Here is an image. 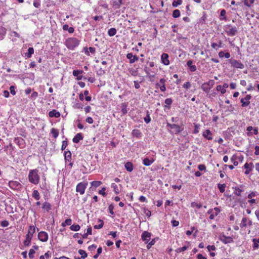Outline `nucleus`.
I'll use <instances>...</instances> for the list:
<instances>
[{
  "mask_svg": "<svg viewBox=\"0 0 259 259\" xmlns=\"http://www.w3.org/2000/svg\"><path fill=\"white\" fill-rule=\"evenodd\" d=\"M183 87L187 89H190L191 87V83L189 82H186L183 84Z\"/></svg>",
  "mask_w": 259,
  "mask_h": 259,
  "instance_id": "nucleus-60",
  "label": "nucleus"
},
{
  "mask_svg": "<svg viewBox=\"0 0 259 259\" xmlns=\"http://www.w3.org/2000/svg\"><path fill=\"white\" fill-rule=\"evenodd\" d=\"M219 239L225 244H228L233 242V239L232 237L226 236L223 234L219 235Z\"/></svg>",
  "mask_w": 259,
  "mask_h": 259,
  "instance_id": "nucleus-6",
  "label": "nucleus"
},
{
  "mask_svg": "<svg viewBox=\"0 0 259 259\" xmlns=\"http://www.w3.org/2000/svg\"><path fill=\"white\" fill-rule=\"evenodd\" d=\"M102 184V182L101 181H93L91 183V185L92 187H94L95 188L99 187Z\"/></svg>",
  "mask_w": 259,
  "mask_h": 259,
  "instance_id": "nucleus-39",
  "label": "nucleus"
},
{
  "mask_svg": "<svg viewBox=\"0 0 259 259\" xmlns=\"http://www.w3.org/2000/svg\"><path fill=\"white\" fill-rule=\"evenodd\" d=\"M64 156L66 159L69 160L71 157V153L69 151H65L64 152Z\"/></svg>",
  "mask_w": 259,
  "mask_h": 259,
  "instance_id": "nucleus-43",
  "label": "nucleus"
},
{
  "mask_svg": "<svg viewBox=\"0 0 259 259\" xmlns=\"http://www.w3.org/2000/svg\"><path fill=\"white\" fill-rule=\"evenodd\" d=\"M51 132L54 138H56L59 135V132L56 128H52Z\"/></svg>",
  "mask_w": 259,
  "mask_h": 259,
  "instance_id": "nucleus-33",
  "label": "nucleus"
},
{
  "mask_svg": "<svg viewBox=\"0 0 259 259\" xmlns=\"http://www.w3.org/2000/svg\"><path fill=\"white\" fill-rule=\"evenodd\" d=\"M28 179L30 183L37 184L39 182V177L38 175V170L36 169L31 170L28 175Z\"/></svg>",
  "mask_w": 259,
  "mask_h": 259,
  "instance_id": "nucleus-1",
  "label": "nucleus"
},
{
  "mask_svg": "<svg viewBox=\"0 0 259 259\" xmlns=\"http://www.w3.org/2000/svg\"><path fill=\"white\" fill-rule=\"evenodd\" d=\"M32 197H34L37 200L40 199L39 193L37 190H34L33 191Z\"/></svg>",
  "mask_w": 259,
  "mask_h": 259,
  "instance_id": "nucleus-30",
  "label": "nucleus"
},
{
  "mask_svg": "<svg viewBox=\"0 0 259 259\" xmlns=\"http://www.w3.org/2000/svg\"><path fill=\"white\" fill-rule=\"evenodd\" d=\"M35 232V228L34 226L31 225L29 226L28 232L26 236V239L24 241V244L25 246H29L30 244L31 239L33 237V234Z\"/></svg>",
  "mask_w": 259,
  "mask_h": 259,
  "instance_id": "nucleus-3",
  "label": "nucleus"
},
{
  "mask_svg": "<svg viewBox=\"0 0 259 259\" xmlns=\"http://www.w3.org/2000/svg\"><path fill=\"white\" fill-rule=\"evenodd\" d=\"M150 236L151 233L147 231H144L142 234V238L146 243L149 241Z\"/></svg>",
  "mask_w": 259,
  "mask_h": 259,
  "instance_id": "nucleus-12",
  "label": "nucleus"
},
{
  "mask_svg": "<svg viewBox=\"0 0 259 259\" xmlns=\"http://www.w3.org/2000/svg\"><path fill=\"white\" fill-rule=\"evenodd\" d=\"M63 29L64 30H68L69 33H72L74 31V29L73 27H69V26L67 24L64 25L63 26Z\"/></svg>",
  "mask_w": 259,
  "mask_h": 259,
  "instance_id": "nucleus-22",
  "label": "nucleus"
},
{
  "mask_svg": "<svg viewBox=\"0 0 259 259\" xmlns=\"http://www.w3.org/2000/svg\"><path fill=\"white\" fill-rule=\"evenodd\" d=\"M252 241L253 242V249H257L259 246L258 244V243H259V238L257 239L254 238V239H253Z\"/></svg>",
  "mask_w": 259,
  "mask_h": 259,
  "instance_id": "nucleus-28",
  "label": "nucleus"
},
{
  "mask_svg": "<svg viewBox=\"0 0 259 259\" xmlns=\"http://www.w3.org/2000/svg\"><path fill=\"white\" fill-rule=\"evenodd\" d=\"M242 188V186H240L239 187H236L235 188L236 191L234 192V194L238 196H241V192L243 191V190L241 189Z\"/></svg>",
  "mask_w": 259,
  "mask_h": 259,
  "instance_id": "nucleus-27",
  "label": "nucleus"
},
{
  "mask_svg": "<svg viewBox=\"0 0 259 259\" xmlns=\"http://www.w3.org/2000/svg\"><path fill=\"white\" fill-rule=\"evenodd\" d=\"M35 251L33 249H31L29 250V252L28 254L29 258L32 259L34 257V254L35 253Z\"/></svg>",
  "mask_w": 259,
  "mask_h": 259,
  "instance_id": "nucleus-47",
  "label": "nucleus"
},
{
  "mask_svg": "<svg viewBox=\"0 0 259 259\" xmlns=\"http://www.w3.org/2000/svg\"><path fill=\"white\" fill-rule=\"evenodd\" d=\"M244 167L246 169H249V168H252V167H253V164L252 162L249 163H246L244 164Z\"/></svg>",
  "mask_w": 259,
  "mask_h": 259,
  "instance_id": "nucleus-44",
  "label": "nucleus"
},
{
  "mask_svg": "<svg viewBox=\"0 0 259 259\" xmlns=\"http://www.w3.org/2000/svg\"><path fill=\"white\" fill-rule=\"evenodd\" d=\"M226 186V185L225 184H219L218 185V187L219 189V190L221 193H223L225 191V189Z\"/></svg>",
  "mask_w": 259,
  "mask_h": 259,
  "instance_id": "nucleus-36",
  "label": "nucleus"
},
{
  "mask_svg": "<svg viewBox=\"0 0 259 259\" xmlns=\"http://www.w3.org/2000/svg\"><path fill=\"white\" fill-rule=\"evenodd\" d=\"M254 154L255 155H259V146H256L255 147V152Z\"/></svg>",
  "mask_w": 259,
  "mask_h": 259,
  "instance_id": "nucleus-64",
  "label": "nucleus"
},
{
  "mask_svg": "<svg viewBox=\"0 0 259 259\" xmlns=\"http://www.w3.org/2000/svg\"><path fill=\"white\" fill-rule=\"evenodd\" d=\"M226 32L230 36L235 35L237 33V29L236 27H231L230 25L226 26Z\"/></svg>",
  "mask_w": 259,
  "mask_h": 259,
  "instance_id": "nucleus-5",
  "label": "nucleus"
},
{
  "mask_svg": "<svg viewBox=\"0 0 259 259\" xmlns=\"http://www.w3.org/2000/svg\"><path fill=\"white\" fill-rule=\"evenodd\" d=\"M207 248L209 251H210L211 250H214L216 248L214 245H208Z\"/></svg>",
  "mask_w": 259,
  "mask_h": 259,
  "instance_id": "nucleus-61",
  "label": "nucleus"
},
{
  "mask_svg": "<svg viewBox=\"0 0 259 259\" xmlns=\"http://www.w3.org/2000/svg\"><path fill=\"white\" fill-rule=\"evenodd\" d=\"M67 146V141H66V140L63 141L62 142L61 150H64V149H65V148H66Z\"/></svg>",
  "mask_w": 259,
  "mask_h": 259,
  "instance_id": "nucleus-54",
  "label": "nucleus"
},
{
  "mask_svg": "<svg viewBox=\"0 0 259 259\" xmlns=\"http://www.w3.org/2000/svg\"><path fill=\"white\" fill-rule=\"evenodd\" d=\"M79 44V40L74 37L69 38L65 41V45L70 50H73Z\"/></svg>",
  "mask_w": 259,
  "mask_h": 259,
  "instance_id": "nucleus-2",
  "label": "nucleus"
},
{
  "mask_svg": "<svg viewBox=\"0 0 259 259\" xmlns=\"http://www.w3.org/2000/svg\"><path fill=\"white\" fill-rule=\"evenodd\" d=\"M251 98V96L250 95H247L245 98H242L240 100L242 106L246 107L248 106L250 103V100Z\"/></svg>",
  "mask_w": 259,
  "mask_h": 259,
  "instance_id": "nucleus-8",
  "label": "nucleus"
},
{
  "mask_svg": "<svg viewBox=\"0 0 259 259\" xmlns=\"http://www.w3.org/2000/svg\"><path fill=\"white\" fill-rule=\"evenodd\" d=\"M247 221V219L246 218H244L242 219L241 224H240L241 227H245L246 226V222Z\"/></svg>",
  "mask_w": 259,
  "mask_h": 259,
  "instance_id": "nucleus-45",
  "label": "nucleus"
},
{
  "mask_svg": "<svg viewBox=\"0 0 259 259\" xmlns=\"http://www.w3.org/2000/svg\"><path fill=\"white\" fill-rule=\"evenodd\" d=\"M87 184L82 182L79 183L76 186V191L80 194H83L87 188Z\"/></svg>",
  "mask_w": 259,
  "mask_h": 259,
  "instance_id": "nucleus-7",
  "label": "nucleus"
},
{
  "mask_svg": "<svg viewBox=\"0 0 259 259\" xmlns=\"http://www.w3.org/2000/svg\"><path fill=\"white\" fill-rule=\"evenodd\" d=\"M167 125L172 129H175L176 134L180 133L182 131L181 127L179 125L176 124H171L167 123Z\"/></svg>",
  "mask_w": 259,
  "mask_h": 259,
  "instance_id": "nucleus-13",
  "label": "nucleus"
},
{
  "mask_svg": "<svg viewBox=\"0 0 259 259\" xmlns=\"http://www.w3.org/2000/svg\"><path fill=\"white\" fill-rule=\"evenodd\" d=\"M189 244V242L188 243V245H185L183 247H180V248H177L176 250V252H177V253H180L182 251H185L186 250H187L188 248Z\"/></svg>",
  "mask_w": 259,
  "mask_h": 259,
  "instance_id": "nucleus-25",
  "label": "nucleus"
},
{
  "mask_svg": "<svg viewBox=\"0 0 259 259\" xmlns=\"http://www.w3.org/2000/svg\"><path fill=\"white\" fill-rule=\"evenodd\" d=\"M192 64L193 61L192 60H189L187 63V65L189 67L191 71L194 72L196 70L197 68L196 66L195 65H193Z\"/></svg>",
  "mask_w": 259,
  "mask_h": 259,
  "instance_id": "nucleus-18",
  "label": "nucleus"
},
{
  "mask_svg": "<svg viewBox=\"0 0 259 259\" xmlns=\"http://www.w3.org/2000/svg\"><path fill=\"white\" fill-rule=\"evenodd\" d=\"M83 71L82 70H73V75L74 76L77 77V80H81L82 78V76L80 75L82 73Z\"/></svg>",
  "mask_w": 259,
  "mask_h": 259,
  "instance_id": "nucleus-15",
  "label": "nucleus"
},
{
  "mask_svg": "<svg viewBox=\"0 0 259 259\" xmlns=\"http://www.w3.org/2000/svg\"><path fill=\"white\" fill-rule=\"evenodd\" d=\"M182 3V0L174 1L172 3V6L174 7H177L178 5H181Z\"/></svg>",
  "mask_w": 259,
  "mask_h": 259,
  "instance_id": "nucleus-42",
  "label": "nucleus"
},
{
  "mask_svg": "<svg viewBox=\"0 0 259 259\" xmlns=\"http://www.w3.org/2000/svg\"><path fill=\"white\" fill-rule=\"evenodd\" d=\"M33 4L35 8H39L40 6L39 0H34Z\"/></svg>",
  "mask_w": 259,
  "mask_h": 259,
  "instance_id": "nucleus-50",
  "label": "nucleus"
},
{
  "mask_svg": "<svg viewBox=\"0 0 259 259\" xmlns=\"http://www.w3.org/2000/svg\"><path fill=\"white\" fill-rule=\"evenodd\" d=\"M216 89L218 91H220L222 94H224L226 93V89H224L221 85H218L216 87Z\"/></svg>",
  "mask_w": 259,
  "mask_h": 259,
  "instance_id": "nucleus-38",
  "label": "nucleus"
},
{
  "mask_svg": "<svg viewBox=\"0 0 259 259\" xmlns=\"http://www.w3.org/2000/svg\"><path fill=\"white\" fill-rule=\"evenodd\" d=\"M85 121H86V122H88L89 123H90V124L93 123V119L91 117H88V118H87L86 119H85Z\"/></svg>",
  "mask_w": 259,
  "mask_h": 259,
  "instance_id": "nucleus-63",
  "label": "nucleus"
},
{
  "mask_svg": "<svg viewBox=\"0 0 259 259\" xmlns=\"http://www.w3.org/2000/svg\"><path fill=\"white\" fill-rule=\"evenodd\" d=\"M116 33V30L114 28H111L109 29L108 34L110 36H114Z\"/></svg>",
  "mask_w": 259,
  "mask_h": 259,
  "instance_id": "nucleus-29",
  "label": "nucleus"
},
{
  "mask_svg": "<svg viewBox=\"0 0 259 259\" xmlns=\"http://www.w3.org/2000/svg\"><path fill=\"white\" fill-rule=\"evenodd\" d=\"M226 13V12L224 9L221 10L220 15L221 17H224V18H220L221 20H223V19L226 20V18L225 17Z\"/></svg>",
  "mask_w": 259,
  "mask_h": 259,
  "instance_id": "nucleus-49",
  "label": "nucleus"
},
{
  "mask_svg": "<svg viewBox=\"0 0 259 259\" xmlns=\"http://www.w3.org/2000/svg\"><path fill=\"white\" fill-rule=\"evenodd\" d=\"M105 73V70H103L102 68L99 69L97 72V74L98 75H102L104 74Z\"/></svg>",
  "mask_w": 259,
  "mask_h": 259,
  "instance_id": "nucleus-56",
  "label": "nucleus"
},
{
  "mask_svg": "<svg viewBox=\"0 0 259 259\" xmlns=\"http://www.w3.org/2000/svg\"><path fill=\"white\" fill-rule=\"evenodd\" d=\"M211 133L210 130H207L205 132H204L203 134V136L208 139V140H212V137L211 136H208L209 135H211Z\"/></svg>",
  "mask_w": 259,
  "mask_h": 259,
  "instance_id": "nucleus-21",
  "label": "nucleus"
},
{
  "mask_svg": "<svg viewBox=\"0 0 259 259\" xmlns=\"http://www.w3.org/2000/svg\"><path fill=\"white\" fill-rule=\"evenodd\" d=\"M80 227L79 225L73 224L70 227V230L74 231H77L80 229Z\"/></svg>",
  "mask_w": 259,
  "mask_h": 259,
  "instance_id": "nucleus-31",
  "label": "nucleus"
},
{
  "mask_svg": "<svg viewBox=\"0 0 259 259\" xmlns=\"http://www.w3.org/2000/svg\"><path fill=\"white\" fill-rule=\"evenodd\" d=\"M198 168L199 169V170H201V171L205 170V169H206V167L204 164L199 165Z\"/></svg>",
  "mask_w": 259,
  "mask_h": 259,
  "instance_id": "nucleus-62",
  "label": "nucleus"
},
{
  "mask_svg": "<svg viewBox=\"0 0 259 259\" xmlns=\"http://www.w3.org/2000/svg\"><path fill=\"white\" fill-rule=\"evenodd\" d=\"M254 2V0H244V4L247 7H250Z\"/></svg>",
  "mask_w": 259,
  "mask_h": 259,
  "instance_id": "nucleus-41",
  "label": "nucleus"
},
{
  "mask_svg": "<svg viewBox=\"0 0 259 259\" xmlns=\"http://www.w3.org/2000/svg\"><path fill=\"white\" fill-rule=\"evenodd\" d=\"M172 100L171 98H167L165 100V103L166 105H165V107L168 109L170 108V105L172 104Z\"/></svg>",
  "mask_w": 259,
  "mask_h": 259,
  "instance_id": "nucleus-26",
  "label": "nucleus"
},
{
  "mask_svg": "<svg viewBox=\"0 0 259 259\" xmlns=\"http://www.w3.org/2000/svg\"><path fill=\"white\" fill-rule=\"evenodd\" d=\"M161 61L165 65H167L169 64L168 60V55L167 54L163 53L161 55Z\"/></svg>",
  "mask_w": 259,
  "mask_h": 259,
  "instance_id": "nucleus-14",
  "label": "nucleus"
},
{
  "mask_svg": "<svg viewBox=\"0 0 259 259\" xmlns=\"http://www.w3.org/2000/svg\"><path fill=\"white\" fill-rule=\"evenodd\" d=\"M121 111L123 114L127 113L126 105L125 104L122 105Z\"/></svg>",
  "mask_w": 259,
  "mask_h": 259,
  "instance_id": "nucleus-48",
  "label": "nucleus"
},
{
  "mask_svg": "<svg viewBox=\"0 0 259 259\" xmlns=\"http://www.w3.org/2000/svg\"><path fill=\"white\" fill-rule=\"evenodd\" d=\"M42 208L49 211L51 209V205L49 203L45 202L43 203Z\"/></svg>",
  "mask_w": 259,
  "mask_h": 259,
  "instance_id": "nucleus-24",
  "label": "nucleus"
},
{
  "mask_svg": "<svg viewBox=\"0 0 259 259\" xmlns=\"http://www.w3.org/2000/svg\"><path fill=\"white\" fill-rule=\"evenodd\" d=\"M78 253L81 255V258H84L87 256V253L83 250L79 249Z\"/></svg>",
  "mask_w": 259,
  "mask_h": 259,
  "instance_id": "nucleus-40",
  "label": "nucleus"
},
{
  "mask_svg": "<svg viewBox=\"0 0 259 259\" xmlns=\"http://www.w3.org/2000/svg\"><path fill=\"white\" fill-rule=\"evenodd\" d=\"M9 225V222L6 220L3 221L1 222V226L4 227H8Z\"/></svg>",
  "mask_w": 259,
  "mask_h": 259,
  "instance_id": "nucleus-52",
  "label": "nucleus"
},
{
  "mask_svg": "<svg viewBox=\"0 0 259 259\" xmlns=\"http://www.w3.org/2000/svg\"><path fill=\"white\" fill-rule=\"evenodd\" d=\"M144 121L146 123H148L150 122L151 121V118L149 116V112L147 111V116L144 118Z\"/></svg>",
  "mask_w": 259,
  "mask_h": 259,
  "instance_id": "nucleus-46",
  "label": "nucleus"
},
{
  "mask_svg": "<svg viewBox=\"0 0 259 259\" xmlns=\"http://www.w3.org/2000/svg\"><path fill=\"white\" fill-rule=\"evenodd\" d=\"M127 59H130V63L132 64L139 60V57L136 55L133 56L132 53H128L126 55Z\"/></svg>",
  "mask_w": 259,
  "mask_h": 259,
  "instance_id": "nucleus-10",
  "label": "nucleus"
},
{
  "mask_svg": "<svg viewBox=\"0 0 259 259\" xmlns=\"http://www.w3.org/2000/svg\"><path fill=\"white\" fill-rule=\"evenodd\" d=\"M154 161L153 159L150 160L148 158H145L143 160V163L145 166H149L154 162Z\"/></svg>",
  "mask_w": 259,
  "mask_h": 259,
  "instance_id": "nucleus-20",
  "label": "nucleus"
},
{
  "mask_svg": "<svg viewBox=\"0 0 259 259\" xmlns=\"http://www.w3.org/2000/svg\"><path fill=\"white\" fill-rule=\"evenodd\" d=\"M180 16V12L179 10H175L173 11L172 17L174 18H178Z\"/></svg>",
  "mask_w": 259,
  "mask_h": 259,
  "instance_id": "nucleus-37",
  "label": "nucleus"
},
{
  "mask_svg": "<svg viewBox=\"0 0 259 259\" xmlns=\"http://www.w3.org/2000/svg\"><path fill=\"white\" fill-rule=\"evenodd\" d=\"M201 88L203 91L205 93H207L210 89V87H208L206 83H204L201 85Z\"/></svg>",
  "mask_w": 259,
  "mask_h": 259,
  "instance_id": "nucleus-32",
  "label": "nucleus"
},
{
  "mask_svg": "<svg viewBox=\"0 0 259 259\" xmlns=\"http://www.w3.org/2000/svg\"><path fill=\"white\" fill-rule=\"evenodd\" d=\"M38 238L42 242H46L48 239V235L46 232L41 231L38 234Z\"/></svg>",
  "mask_w": 259,
  "mask_h": 259,
  "instance_id": "nucleus-9",
  "label": "nucleus"
},
{
  "mask_svg": "<svg viewBox=\"0 0 259 259\" xmlns=\"http://www.w3.org/2000/svg\"><path fill=\"white\" fill-rule=\"evenodd\" d=\"M98 222H100V224L99 225H95L94 226V228L96 229H100L103 227L104 222L101 219H99Z\"/></svg>",
  "mask_w": 259,
  "mask_h": 259,
  "instance_id": "nucleus-35",
  "label": "nucleus"
},
{
  "mask_svg": "<svg viewBox=\"0 0 259 259\" xmlns=\"http://www.w3.org/2000/svg\"><path fill=\"white\" fill-rule=\"evenodd\" d=\"M34 53V49L32 47H30L28 48V52L25 53V56L27 58H30L32 55Z\"/></svg>",
  "mask_w": 259,
  "mask_h": 259,
  "instance_id": "nucleus-23",
  "label": "nucleus"
},
{
  "mask_svg": "<svg viewBox=\"0 0 259 259\" xmlns=\"http://www.w3.org/2000/svg\"><path fill=\"white\" fill-rule=\"evenodd\" d=\"M49 115L50 117H59L60 116V113L56 110H53L49 112Z\"/></svg>",
  "mask_w": 259,
  "mask_h": 259,
  "instance_id": "nucleus-17",
  "label": "nucleus"
},
{
  "mask_svg": "<svg viewBox=\"0 0 259 259\" xmlns=\"http://www.w3.org/2000/svg\"><path fill=\"white\" fill-rule=\"evenodd\" d=\"M83 139L82 135L81 133L77 134L73 139V142L75 143H77L80 140Z\"/></svg>",
  "mask_w": 259,
  "mask_h": 259,
  "instance_id": "nucleus-16",
  "label": "nucleus"
},
{
  "mask_svg": "<svg viewBox=\"0 0 259 259\" xmlns=\"http://www.w3.org/2000/svg\"><path fill=\"white\" fill-rule=\"evenodd\" d=\"M228 61L231 64V66L235 68L243 69L244 68L243 64L238 60L230 59Z\"/></svg>",
  "mask_w": 259,
  "mask_h": 259,
  "instance_id": "nucleus-4",
  "label": "nucleus"
},
{
  "mask_svg": "<svg viewBox=\"0 0 259 259\" xmlns=\"http://www.w3.org/2000/svg\"><path fill=\"white\" fill-rule=\"evenodd\" d=\"M134 136L138 137L141 135V133L138 130H134L132 132Z\"/></svg>",
  "mask_w": 259,
  "mask_h": 259,
  "instance_id": "nucleus-51",
  "label": "nucleus"
},
{
  "mask_svg": "<svg viewBox=\"0 0 259 259\" xmlns=\"http://www.w3.org/2000/svg\"><path fill=\"white\" fill-rule=\"evenodd\" d=\"M206 84H207V85L208 87H210V88H211L214 85V81L213 80H210L208 82H206Z\"/></svg>",
  "mask_w": 259,
  "mask_h": 259,
  "instance_id": "nucleus-58",
  "label": "nucleus"
},
{
  "mask_svg": "<svg viewBox=\"0 0 259 259\" xmlns=\"http://www.w3.org/2000/svg\"><path fill=\"white\" fill-rule=\"evenodd\" d=\"M125 168H126V170L131 172L133 170V164L131 162H126L124 165Z\"/></svg>",
  "mask_w": 259,
  "mask_h": 259,
  "instance_id": "nucleus-19",
  "label": "nucleus"
},
{
  "mask_svg": "<svg viewBox=\"0 0 259 259\" xmlns=\"http://www.w3.org/2000/svg\"><path fill=\"white\" fill-rule=\"evenodd\" d=\"M192 206L193 207H196L197 208L199 209L202 207V204L200 203L193 202L192 203Z\"/></svg>",
  "mask_w": 259,
  "mask_h": 259,
  "instance_id": "nucleus-55",
  "label": "nucleus"
},
{
  "mask_svg": "<svg viewBox=\"0 0 259 259\" xmlns=\"http://www.w3.org/2000/svg\"><path fill=\"white\" fill-rule=\"evenodd\" d=\"M113 208H114V206L113 205V204H111L109 206L108 209H109L110 213H111V214H114Z\"/></svg>",
  "mask_w": 259,
  "mask_h": 259,
  "instance_id": "nucleus-59",
  "label": "nucleus"
},
{
  "mask_svg": "<svg viewBox=\"0 0 259 259\" xmlns=\"http://www.w3.org/2000/svg\"><path fill=\"white\" fill-rule=\"evenodd\" d=\"M106 188H102L101 190L99 191V193L100 194L102 195L103 196H106V193L105 192Z\"/></svg>",
  "mask_w": 259,
  "mask_h": 259,
  "instance_id": "nucleus-53",
  "label": "nucleus"
},
{
  "mask_svg": "<svg viewBox=\"0 0 259 259\" xmlns=\"http://www.w3.org/2000/svg\"><path fill=\"white\" fill-rule=\"evenodd\" d=\"M9 186L13 189H17L20 187L21 184L17 181H10L9 183Z\"/></svg>",
  "mask_w": 259,
  "mask_h": 259,
  "instance_id": "nucleus-11",
  "label": "nucleus"
},
{
  "mask_svg": "<svg viewBox=\"0 0 259 259\" xmlns=\"http://www.w3.org/2000/svg\"><path fill=\"white\" fill-rule=\"evenodd\" d=\"M112 187L113 189V190L116 194H118L119 193L120 190L119 189L117 185L114 183L112 184Z\"/></svg>",
  "mask_w": 259,
  "mask_h": 259,
  "instance_id": "nucleus-34",
  "label": "nucleus"
},
{
  "mask_svg": "<svg viewBox=\"0 0 259 259\" xmlns=\"http://www.w3.org/2000/svg\"><path fill=\"white\" fill-rule=\"evenodd\" d=\"M15 87L13 85H12L10 87V91L11 94L13 95H15L16 94V92L15 91Z\"/></svg>",
  "mask_w": 259,
  "mask_h": 259,
  "instance_id": "nucleus-57",
  "label": "nucleus"
}]
</instances>
